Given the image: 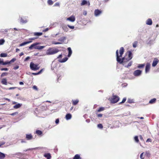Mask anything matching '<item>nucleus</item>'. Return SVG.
<instances>
[{
    "instance_id": "nucleus-1",
    "label": "nucleus",
    "mask_w": 159,
    "mask_h": 159,
    "mask_svg": "<svg viewBox=\"0 0 159 159\" xmlns=\"http://www.w3.org/2000/svg\"><path fill=\"white\" fill-rule=\"evenodd\" d=\"M124 52V48L123 47H121L119 51L120 56L118 54V50H117L116 52V60L120 64H122L123 65H125V63L128 61L126 60L128 58H126L125 57H123L122 59L120 58L121 57L122 54Z\"/></svg>"
},
{
    "instance_id": "nucleus-2",
    "label": "nucleus",
    "mask_w": 159,
    "mask_h": 159,
    "mask_svg": "<svg viewBox=\"0 0 159 159\" xmlns=\"http://www.w3.org/2000/svg\"><path fill=\"white\" fill-rule=\"evenodd\" d=\"M59 51L58 49L55 48H49L47 50L46 54L48 55H52L57 53Z\"/></svg>"
},
{
    "instance_id": "nucleus-3",
    "label": "nucleus",
    "mask_w": 159,
    "mask_h": 159,
    "mask_svg": "<svg viewBox=\"0 0 159 159\" xmlns=\"http://www.w3.org/2000/svg\"><path fill=\"white\" fill-rule=\"evenodd\" d=\"M30 67L31 70H36L39 69V67L38 66V64H34L32 62L30 63Z\"/></svg>"
},
{
    "instance_id": "nucleus-4",
    "label": "nucleus",
    "mask_w": 159,
    "mask_h": 159,
    "mask_svg": "<svg viewBox=\"0 0 159 159\" xmlns=\"http://www.w3.org/2000/svg\"><path fill=\"white\" fill-rule=\"evenodd\" d=\"M119 100V97L116 95H113L111 100V102L112 103H116L118 102Z\"/></svg>"
},
{
    "instance_id": "nucleus-5",
    "label": "nucleus",
    "mask_w": 159,
    "mask_h": 159,
    "mask_svg": "<svg viewBox=\"0 0 159 159\" xmlns=\"http://www.w3.org/2000/svg\"><path fill=\"white\" fill-rule=\"evenodd\" d=\"M142 71L139 70H135L133 72V75L135 76H139L141 75L142 74Z\"/></svg>"
},
{
    "instance_id": "nucleus-6",
    "label": "nucleus",
    "mask_w": 159,
    "mask_h": 159,
    "mask_svg": "<svg viewBox=\"0 0 159 159\" xmlns=\"http://www.w3.org/2000/svg\"><path fill=\"white\" fill-rule=\"evenodd\" d=\"M39 44V43H34L31 45L29 47V49L30 50L32 49L33 48L37 49L36 48L37 47V45Z\"/></svg>"
},
{
    "instance_id": "nucleus-7",
    "label": "nucleus",
    "mask_w": 159,
    "mask_h": 159,
    "mask_svg": "<svg viewBox=\"0 0 159 159\" xmlns=\"http://www.w3.org/2000/svg\"><path fill=\"white\" fill-rule=\"evenodd\" d=\"M150 68V64L149 63H147L146 64V66L145 67V73H146L148 72Z\"/></svg>"
},
{
    "instance_id": "nucleus-8",
    "label": "nucleus",
    "mask_w": 159,
    "mask_h": 159,
    "mask_svg": "<svg viewBox=\"0 0 159 159\" xmlns=\"http://www.w3.org/2000/svg\"><path fill=\"white\" fill-rule=\"evenodd\" d=\"M75 17L74 16L72 15L66 19L67 20L71 22H74L75 20Z\"/></svg>"
},
{
    "instance_id": "nucleus-9",
    "label": "nucleus",
    "mask_w": 159,
    "mask_h": 159,
    "mask_svg": "<svg viewBox=\"0 0 159 159\" xmlns=\"http://www.w3.org/2000/svg\"><path fill=\"white\" fill-rule=\"evenodd\" d=\"M102 13V11L98 9H96L94 11V14L96 16H99Z\"/></svg>"
},
{
    "instance_id": "nucleus-10",
    "label": "nucleus",
    "mask_w": 159,
    "mask_h": 159,
    "mask_svg": "<svg viewBox=\"0 0 159 159\" xmlns=\"http://www.w3.org/2000/svg\"><path fill=\"white\" fill-rule=\"evenodd\" d=\"M158 62V59L156 58H154V60L153 61V63L152 64V66L153 67L155 66L157 64Z\"/></svg>"
},
{
    "instance_id": "nucleus-11",
    "label": "nucleus",
    "mask_w": 159,
    "mask_h": 159,
    "mask_svg": "<svg viewBox=\"0 0 159 159\" xmlns=\"http://www.w3.org/2000/svg\"><path fill=\"white\" fill-rule=\"evenodd\" d=\"M22 106L21 103H17L14 105L13 107L15 109H17L20 108Z\"/></svg>"
},
{
    "instance_id": "nucleus-12",
    "label": "nucleus",
    "mask_w": 159,
    "mask_h": 159,
    "mask_svg": "<svg viewBox=\"0 0 159 159\" xmlns=\"http://www.w3.org/2000/svg\"><path fill=\"white\" fill-rule=\"evenodd\" d=\"M31 42H32L31 41H30L24 42L20 44L19 46L22 47V46H24L27 44L30 43Z\"/></svg>"
},
{
    "instance_id": "nucleus-13",
    "label": "nucleus",
    "mask_w": 159,
    "mask_h": 159,
    "mask_svg": "<svg viewBox=\"0 0 159 159\" xmlns=\"http://www.w3.org/2000/svg\"><path fill=\"white\" fill-rule=\"evenodd\" d=\"M88 3H89V6L90 5V3L89 1H87L85 0H83L82 1V2L81 3V6L84 5L85 4H87Z\"/></svg>"
},
{
    "instance_id": "nucleus-14",
    "label": "nucleus",
    "mask_w": 159,
    "mask_h": 159,
    "mask_svg": "<svg viewBox=\"0 0 159 159\" xmlns=\"http://www.w3.org/2000/svg\"><path fill=\"white\" fill-rule=\"evenodd\" d=\"M67 50L68 51V54L67 56L68 57H69L71 56L72 54V51L70 47L68 48H67Z\"/></svg>"
},
{
    "instance_id": "nucleus-15",
    "label": "nucleus",
    "mask_w": 159,
    "mask_h": 159,
    "mask_svg": "<svg viewBox=\"0 0 159 159\" xmlns=\"http://www.w3.org/2000/svg\"><path fill=\"white\" fill-rule=\"evenodd\" d=\"M68 59L67 57H65L62 59H59L58 60V61L60 63H63L66 62Z\"/></svg>"
},
{
    "instance_id": "nucleus-16",
    "label": "nucleus",
    "mask_w": 159,
    "mask_h": 159,
    "mask_svg": "<svg viewBox=\"0 0 159 159\" xmlns=\"http://www.w3.org/2000/svg\"><path fill=\"white\" fill-rule=\"evenodd\" d=\"M44 156L46 157L47 159H50L51 158V154L49 153H46L44 155Z\"/></svg>"
},
{
    "instance_id": "nucleus-17",
    "label": "nucleus",
    "mask_w": 159,
    "mask_h": 159,
    "mask_svg": "<svg viewBox=\"0 0 159 159\" xmlns=\"http://www.w3.org/2000/svg\"><path fill=\"white\" fill-rule=\"evenodd\" d=\"M61 27L65 31L67 32L68 30V29L67 26L65 25H62Z\"/></svg>"
},
{
    "instance_id": "nucleus-18",
    "label": "nucleus",
    "mask_w": 159,
    "mask_h": 159,
    "mask_svg": "<svg viewBox=\"0 0 159 159\" xmlns=\"http://www.w3.org/2000/svg\"><path fill=\"white\" fill-rule=\"evenodd\" d=\"M132 52H131L129 51L128 52V57L127 58H128V59H126V60H127V61H129V60H130V59H131L132 58Z\"/></svg>"
},
{
    "instance_id": "nucleus-19",
    "label": "nucleus",
    "mask_w": 159,
    "mask_h": 159,
    "mask_svg": "<svg viewBox=\"0 0 159 159\" xmlns=\"http://www.w3.org/2000/svg\"><path fill=\"white\" fill-rule=\"evenodd\" d=\"M146 24L149 25H152V20L150 19H148V20L146 21Z\"/></svg>"
},
{
    "instance_id": "nucleus-20",
    "label": "nucleus",
    "mask_w": 159,
    "mask_h": 159,
    "mask_svg": "<svg viewBox=\"0 0 159 159\" xmlns=\"http://www.w3.org/2000/svg\"><path fill=\"white\" fill-rule=\"evenodd\" d=\"M26 138L28 140H30L32 139V136L31 134H26Z\"/></svg>"
},
{
    "instance_id": "nucleus-21",
    "label": "nucleus",
    "mask_w": 159,
    "mask_h": 159,
    "mask_svg": "<svg viewBox=\"0 0 159 159\" xmlns=\"http://www.w3.org/2000/svg\"><path fill=\"white\" fill-rule=\"evenodd\" d=\"M72 116L71 114L69 113L67 114L66 116V119L67 120H69L71 118Z\"/></svg>"
},
{
    "instance_id": "nucleus-22",
    "label": "nucleus",
    "mask_w": 159,
    "mask_h": 159,
    "mask_svg": "<svg viewBox=\"0 0 159 159\" xmlns=\"http://www.w3.org/2000/svg\"><path fill=\"white\" fill-rule=\"evenodd\" d=\"M2 83L4 85H7V80L6 79L3 78L2 79L1 81Z\"/></svg>"
},
{
    "instance_id": "nucleus-23",
    "label": "nucleus",
    "mask_w": 159,
    "mask_h": 159,
    "mask_svg": "<svg viewBox=\"0 0 159 159\" xmlns=\"http://www.w3.org/2000/svg\"><path fill=\"white\" fill-rule=\"evenodd\" d=\"M66 39V38L65 37H62L58 39V40L61 42H63Z\"/></svg>"
},
{
    "instance_id": "nucleus-24",
    "label": "nucleus",
    "mask_w": 159,
    "mask_h": 159,
    "mask_svg": "<svg viewBox=\"0 0 159 159\" xmlns=\"http://www.w3.org/2000/svg\"><path fill=\"white\" fill-rule=\"evenodd\" d=\"M5 157V155L0 152V159H3Z\"/></svg>"
},
{
    "instance_id": "nucleus-25",
    "label": "nucleus",
    "mask_w": 159,
    "mask_h": 159,
    "mask_svg": "<svg viewBox=\"0 0 159 159\" xmlns=\"http://www.w3.org/2000/svg\"><path fill=\"white\" fill-rule=\"evenodd\" d=\"M79 100L78 99H76V100H72V102H73V104L74 105H76L79 102Z\"/></svg>"
},
{
    "instance_id": "nucleus-26",
    "label": "nucleus",
    "mask_w": 159,
    "mask_h": 159,
    "mask_svg": "<svg viewBox=\"0 0 159 159\" xmlns=\"http://www.w3.org/2000/svg\"><path fill=\"white\" fill-rule=\"evenodd\" d=\"M81 159V158L80 157V156L79 154H76L74 157L73 159Z\"/></svg>"
},
{
    "instance_id": "nucleus-27",
    "label": "nucleus",
    "mask_w": 159,
    "mask_h": 159,
    "mask_svg": "<svg viewBox=\"0 0 159 159\" xmlns=\"http://www.w3.org/2000/svg\"><path fill=\"white\" fill-rule=\"evenodd\" d=\"M45 46H42L38 45L37 46L36 48L38 50H41L45 48Z\"/></svg>"
},
{
    "instance_id": "nucleus-28",
    "label": "nucleus",
    "mask_w": 159,
    "mask_h": 159,
    "mask_svg": "<svg viewBox=\"0 0 159 159\" xmlns=\"http://www.w3.org/2000/svg\"><path fill=\"white\" fill-rule=\"evenodd\" d=\"M43 33L42 32H35L34 33V36H39L42 35Z\"/></svg>"
},
{
    "instance_id": "nucleus-29",
    "label": "nucleus",
    "mask_w": 159,
    "mask_h": 159,
    "mask_svg": "<svg viewBox=\"0 0 159 159\" xmlns=\"http://www.w3.org/2000/svg\"><path fill=\"white\" fill-rule=\"evenodd\" d=\"M156 99L155 98H153L151 99L149 102V103L150 104H152L155 103L156 102Z\"/></svg>"
},
{
    "instance_id": "nucleus-30",
    "label": "nucleus",
    "mask_w": 159,
    "mask_h": 159,
    "mask_svg": "<svg viewBox=\"0 0 159 159\" xmlns=\"http://www.w3.org/2000/svg\"><path fill=\"white\" fill-rule=\"evenodd\" d=\"M145 64H139L138 66V68H141L144 67Z\"/></svg>"
},
{
    "instance_id": "nucleus-31",
    "label": "nucleus",
    "mask_w": 159,
    "mask_h": 159,
    "mask_svg": "<svg viewBox=\"0 0 159 159\" xmlns=\"http://www.w3.org/2000/svg\"><path fill=\"white\" fill-rule=\"evenodd\" d=\"M20 21L22 23H25L27 22V20H24L22 18L20 19Z\"/></svg>"
},
{
    "instance_id": "nucleus-32",
    "label": "nucleus",
    "mask_w": 159,
    "mask_h": 159,
    "mask_svg": "<svg viewBox=\"0 0 159 159\" xmlns=\"http://www.w3.org/2000/svg\"><path fill=\"white\" fill-rule=\"evenodd\" d=\"M36 133L38 135H40L42 134V132L40 130H37L36 131Z\"/></svg>"
},
{
    "instance_id": "nucleus-33",
    "label": "nucleus",
    "mask_w": 159,
    "mask_h": 159,
    "mask_svg": "<svg viewBox=\"0 0 159 159\" xmlns=\"http://www.w3.org/2000/svg\"><path fill=\"white\" fill-rule=\"evenodd\" d=\"M7 54L6 53H2L1 54L0 56L1 57H7Z\"/></svg>"
},
{
    "instance_id": "nucleus-34",
    "label": "nucleus",
    "mask_w": 159,
    "mask_h": 159,
    "mask_svg": "<svg viewBox=\"0 0 159 159\" xmlns=\"http://www.w3.org/2000/svg\"><path fill=\"white\" fill-rule=\"evenodd\" d=\"M47 2L48 4L50 5H52L53 3V2L52 0H48Z\"/></svg>"
},
{
    "instance_id": "nucleus-35",
    "label": "nucleus",
    "mask_w": 159,
    "mask_h": 159,
    "mask_svg": "<svg viewBox=\"0 0 159 159\" xmlns=\"http://www.w3.org/2000/svg\"><path fill=\"white\" fill-rule=\"evenodd\" d=\"M5 42V40L4 39H0V45L3 44Z\"/></svg>"
},
{
    "instance_id": "nucleus-36",
    "label": "nucleus",
    "mask_w": 159,
    "mask_h": 159,
    "mask_svg": "<svg viewBox=\"0 0 159 159\" xmlns=\"http://www.w3.org/2000/svg\"><path fill=\"white\" fill-rule=\"evenodd\" d=\"M132 63V61L130 62L127 65H125V66L126 67H128L131 66Z\"/></svg>"
},
{
    "instance_id": "nucleus-37",
    "label": "nucleus",
    "mask_w": 159,
    "mask_h": 159,
    "mask_svg": "<svg viewBox=\"0 0 159 159\" xmlns=\"http://www.w3.org/2000/svg\"><path fill=\"white\" fill-rule=\"evenodd\" d=\"M134 139L135 142L136 143H138L139 142V140L138 138V137L137 136H135L134 137Z\"/></svg>"
},
{
    "instance_id": "nucleus-38",
    "label": "nucleus",
    "mask_w": 159,
    "mask_h": 159,
    "mask_svg": "<svg viewBox=\"0 0 159 159\" xmlns=\"http://www.w3.org/2000/svg\"><path fill=\"white\" fill-rule=\"evenodd\" d=\"M104 108L103 107H101L99 108L98 110V112H100L104 110Z\"/></svg>"
},
{
    "instance_id": "nucleus-39",
    "label": "nucleus",
    "mask_w": 159,
    "mask_h": 159,
    "mask_svg": "<svg viewBox=\"0 0 159 159\" xmlns=\"http://www.w3.org/2000/svg\"><path fill=\"white\" fill-rule=\"evenodd\" d=\"M16 60V59L14 58H12L10 61H9V63L11 64L12 62H14Z\"/></svg>"
},
{
    "instance_id": "nucleus-40",
    "label": "nucleus",
    "mask_w": 159,
    "mask_h": 159,
    "mask_svg": "<svg viewBox=\"0 0 159 159\" xmlns=\"http://www.w3.org/2000/svg\"><path fill=\"white\" fill-rule=\"evenodd\" d=\"M52 43L54 44H61L62 43H61L60 42H55L54 41H52Z\"/></svg>"
},
{
    "instance_id": "nucleus-41",
    "label": "nucleus",
    "mask_w": 159,
    "mask_h": 159,
    "mask_svg": "<svg viewBox=\"0 0 159 159\" xmlns=\"http://www.w3.org/2000/svg\"><path fill=\"white\" fill-rule=\"evenodd\" d=\"M10 64V63H9V61H6L5 62H4L3 61L2 65H5L7 64Z\"/></svg>"
},
{
    "instance_id": "nucleus-42",
    "label": "nucleus",
    "mask_w": 159,
    "mask_h": 159,
    "mask_svg": "<svg viewBox=\"0 0 159 159\" xmlns=\"http://www.w3.org/2000/svg\"><path fill=\"white\" fill-rule=\"evenodd\" d=\"M97 126L98 128L100 129H102L103 128L102 125L101 124H98V125Z\"/></svg>"
},
{
    "instance_id": "nucleus-43",
    "label": "nucleus",
    "mask_w": 159,
    "mask_h": 159,
    "mask_svg": "<svg viewBox=\"0 0 159 159\" xmlns=\"http://www.w3.org/2000/svg\"><path fill=\"white\" fill-rule=\"evenodd\" d=\"M22 155V153L21 152H20L16 153L14 154V155H17V156H21Z\"/></svg>"
},
{
    "instance_id": "nucleus-44",
    "label": "nucleus",
    "mask_w": 159,
    "mask_h": 159,
    "mask_svg": "<svg viewBox=\"0 0 159 159\" xmlns=\"http://www.w3.org/2000/svg\"><path fill=\"white\" fill-rule=\"evenodd\" d=\"M7 73L6 72L2 73L1 75V77H3L7 75Z\"/></svg>"
},
{
    "instance_id": "nucleus-45",
    "label": "nucleus",
    "mask_w": 159,
    "mask_h": 159,
    "mask_svg": "<svg viewBox=\"0 0 159 159\" xmlns=\"http://www.w3.org/2000/svg\"><path fill=\"white\" fill-rule=\"evenodd\" d=\"M137 42H135L133 44V47L134 48H136L137 46Z\"/></svg>"
},
{
    "instance_id": "nucleus-46",
    "label": "nucleus",
    "mask_w": 159,
    "mask_h": 159,
    "mask_svg": "<svg viewBox=\"0 0 159 159\" xmlns=\"http://www.w3.org/2000/svg\"><path fill=\"white\" fill-rule=\"evenodd\" d=\"M1 71H7L8 70V69L7 68H2L1 69Z\"/></svg>"
},
{
    "instance_id": "nucleus-47",
    "label": "nucleus",
    "mask_w": 159,
    "mask_h": 159,
    "mask_svg": "<svg viewBox=\"0 0 159 159\" xmlns=\"http://www.w3.org/2000/svg\"><path fill=\"white\" fill-rule=\"evenodd\" d=\"M59 6H60V3L58 2H56L54 5V7Z\"/></svg>"
},
{
    "instance_id": "nucleus-48",
    "label": "nucleus",
    "mask_w": 159,
    "mask_h": 159,
    "mask_svg": "<svg viewBox=\"0 0 159 159\" xmlns=\"http://www.w3.org/2000/svg\"><path fill=\"white\" fill-rule=\"evenodd\" d=\"M126 98H123V100H122V101L121 102H120V104L122 103H123L125 102V101H126Z\"/></svg>"
},
{
    "instance_id": "nucleus-49",
    "label": "nucleus",
    "mask_w": 159,
    "mask_h": 159,
    "mask_svg": "<svg viewBox=\"0 0 159 159\" xmlns=\"http://www.w3.org/2000/svg\"><path fill=\"white\" fill-rule=\"evenodd\" d=\"M127 102L128 103H131L133 102V100L129 99H128Z\"/></svg>"
},
{
    "instance_id": "nucleus-50",
    "label": "nucleus",
    "mask_w": 159,
    "mask_h": 159,
    "mask_svg": "<svg viewBox=\"0 0 159 159\" xmlns=\"http://www.w3.org/2000/svg\"><path fill=\"white\" fill-rule=\"evenodd\" d=\"M67 26L70 28L71 29H74L75 28L74 26H70L69 25H68Z\"/></svg>"
},
{
    "instance_id": "nucleus-51",
    "label": "nucleus",
    "mask_w": 159,
    "mask_h": 159,
    "mask_svg": "<svg viewBox=\"0 0 159 159\" xmlns=\"http://www.w3.org/2000/svg\"><path fill=\"white\" fill-rule=\"evenodd\" d=\"M36 38H31L29 39V40H30V41H32V40H35V39H36Z\"/></svg>"
},
{
    "instance_id": "nucleus-52",
    "label": "nucleus",
    "mask_w": 159,
    "mask_h": 159,
    "mask_svg": "<svg viewBox=\"0 0 159 159\" xmlns=\"http://www.w3.org/2000/svg\"><path fill=\"white\" fill-rule=\"evenodd\" d=\"M30 58V57H28L26 58H25L24 60V61H27L28 60H29Z\"/></svg>"
},
{
    "instance_id": "nucleus-53",
    "label": "nucleus",
    "mask_w": 159,
    "mask_h": 159,
    "mask_svg": "<svg viewBox=\"0 0 159 159\" xmlns=\"http://www.w3.org/2000/svg\"><path fill=\"white\" fill-rule=\"evenodd\" d=\"M33 89H35L36 90H37L38 89V88L37 87L35 86V85H34L33 86Z\"/></svg>"
},
{
    "instance_id": "nucleus-54",
    "label": "nucleus",
    "mask_w": 159,
    "mask_h": 159,
    "mask_svg": "<svg viewBox=\"0 0 159 159\" xmlns=\"http://www.w3.org/2000/svg\"><path fill=\"white\" fill-rule=\"evenodd\" d=\"M83 14L84 16H86L87 14V12L86 11H84L83 12Z\"/></svg>"
},
{
    "instance_id": "nucleus-55",
    "label": "nucleus",
    "mask_w": 159,
    "mask_h": 159,
    "mask_svg": "<svg viewBox=\"0 0 159 159\" xmlns=\"http://www.w3.org/2000/svg\"><path fill=\"white\" fill-rule=\"evenodd\" d=\"M55 123L57 124L59 123V119H57L56 121H55Z\"/></svg>"
},
{
    "instance_id": "nucleus-56",
    "label": "nucleus",
    "mask_w": 159,
    "mask_h": 159,
    "mask_svg": "<svg viewBox=\"0 0 159 159\" xmlns=\"http://www.w3.org/2000/svg\"><path fill=\"white\" fill-rule=\"evenodd\" d=\"M19 66H16L14 67L13 68V69H14L15 70H16L18 69L19 68Z\"/></svg>"
},
{
    "instance_id": "nucleus-57",
    "label": "nucleus",
    "mask_w": 159,
    "mask_h": 159,
    "mask_svg": "<svg viewBox=\"0 0 159 159\" xmlns=\"http://www.w3.org/2000/svg\"><path fill=\"white\" fill-rule=\"evenodd\" d=\"M143 152L140 155V157L141 159H144V158L143 157Z\"/></svg>"
},
{
    "instance_id": "nucleus-58",
    "label": "nucleus",
    "mask_w": 159,
    "mask_h": 159,
    "mask_svg": "<svg viewBox=\"0 0 159 159\" xmlns=\"http://www.w3.org/2000/svg\"><path fill=\"white\" fill-rule=\"evenodd\" d=\"M18 113V112H14V113H13L11 114V116H14V115L17 114Z\"/></svg>"
},
{
    "instance_id": "nucleus-59",
    "label": "nucleus",
    "mask_w": 159,
    "mask_h": 159,
    "mask_svg": "<svg viewBox=\"0 0 159 159\" xmlns=\"http://www.w3.org/2000/svg\"><path fill=\"white\" fill-rule=\"evenodd\" d=\"M3 61V59H0V64L2 65Z\"/></svg>"
},
{
    "instance_id": "nucleus-60",
    "label": "nucleus",
    "mask_w": 159,
    "mask_h": 159,
    "mask_svg": "<svg viewBox=\"0 0 159 159\" xmlns=\"http://www.w3.org/2000/svg\"><path fill=\"white\" fill-rule=\"evenodd\" d=\"M16 87H10L8 89L9 90H11V89H16Z\"/></svg>"
},
{
    "instance_id": "nucleus-61",
    "label": "nucleus",
    "mask_w": 159,
    "mask_h": 159,
    "mask_svg": "<svg viewBox=\"0 0 159 159\" xmlns=\"http://www.w3.org/2000/svg\"><path fill=\"white\" fill-rule=\"evenodd\" d=\"M44 70V69H42L40 71L38 72L39 74L41 73V72Z\"/></svg>"
},
{
    "instance_id": "nucleus-62",
    "label": "nucleus",
    "mask_w": 159,
    "mask_h": 159,
    "mask_svg": "<svg viewBox=\"0 0 159 159\" xmlns=\"http://www.w3.org/2000/svg\"><path fill=\"white\" fill-rule=\"evenodd\" d=\"M102 114H99L98 115V117H101L102 116Z\"/></svg>"
},
{
    "instance_id": "nucleus-63",
    "label": "nucleus",
    "mask_w": 159,
    "mask_h": 159,
    "mask_svg": "<svg viewBox=\"0 0 159 159\" xmlns=\"http://www.w3.org/2000/svg\"><path fill=\"white\" fill-rule=\"evenodd\" d=\"M32 74L34 75H39L38 72L37 73H32Z\"/></svg>"
},
{
    "instance_id": "nucleus-64",
    "label": "nucleus",
    "mask_w": 159,
    "mask_h": 159,
    "mask_svg": "<svg viewBox=\"0 0 159 159\" xmlns=\"http://www.w3.org/2000/svg\"><path fill=\"white\" fill-rule=\"evenodd\" d=\"M140 139L141 140H143V137H142V135H140L139 136Z\"/></svg>"
}]
</instances>
